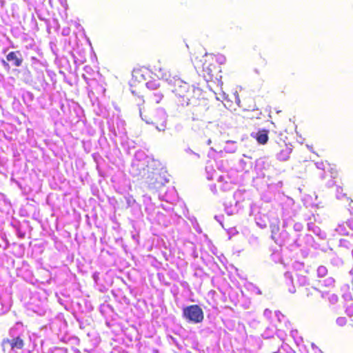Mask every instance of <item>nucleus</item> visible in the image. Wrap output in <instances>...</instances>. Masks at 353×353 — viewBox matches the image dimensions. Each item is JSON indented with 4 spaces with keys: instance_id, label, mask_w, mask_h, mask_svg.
<instances>
[{
    "instance_id": "nucleus-1",
    "label": "nucleus",
    "mask_w": 353,
    "mask_h": 353,
    "mask_svg": "<svg viewBox=\"0 0 353 353\" xmlns=\"http://www.w3.org/2000/svg\"><path fill=\"white\" fill-rule=\"evenodd\" d=\"M196 92H199V90L193 85L181 81H178L175 83L173 90V92L176 97L178 98L179 101L182 105H187L194 102L196 99L195 96Z\"/></svg>"
},
{
    "instance_id": "nucleus-2",
    "label": "nucleus",
    "mask_w": 353,
    "mask_h": 353,
    "mask_svg": "<svg viewBox=\"0 0 353 353\" xmlns=\"http://www.w3.org/2000/svg\"><path fill=\"white\" fill-rule=\"evenodd\" d=\"M183 316L189 323H199L204 319L203 310L198 305H191L183 309Z\"/></svg>"
},
{
    "instance_id": "nucleus-3",
    "label": "nucleus",
    "mask_w": 353,
    "mask_h": 353,
    "mask_svg": "<svg viewBox=\"0 0 353 353\" xmlns=\"http://www.w3.org/2000/svg\"><path fill=\"white\" fill-rule=\"evenodd\" d=\"M6 344L10 345V350H21L25 345L23 339L18 336L12 339H4L2 340L1 345L3 347Z\"/></svg>"
},
{
    "instance_id": "nucleus-4",
    "label": "nucleus",
    "mask_w": 353,
    "mask_h": 353,
    "mask_svg": "<svg viewBox=\"0 0 353 353\" xmlns=\"http://www.w3.org/2000/svg\"><path fill=\"white\" fill-rule=\"evenodd\" d=\"M291 152L292 148L286 143L280 144L276 152L277 159L282 161H287L289 159Z\"/></svg>"
},
{
    "instance_id": "nucleus-5",
    "label": "nucleus",
    "mask_w": 353,
    "mask_h": 353,
    "mask_svg": "<svg viewBox=\"0 0 353 353\" xmlns=\"http://www.w3.org/2000/svg\"><path fill=\"white\" fill-rule=\"evenodd\" d=\"M253 137L259 144L264 145L267 143L269 139L268 130L265 129L259 130Z\"/></svg>"
},
{
    "instance_id": "nucleus-6",
    "label": "nucleus",
    "mask_w": 353,
    "mask_h": 353,
    "mask_svg": "<svg viewBox=\"0 0 353 353\" xmlns=\"http://www.w3.org/2000/svg\"><path fill=\"white\" fill-rule=\"evenodd\" d=\"M132 81L134 82L144 83L146 80L143 69H134L132 72Z\"/></svg>"
},
{
    "instance_id": "nucleus-7",
    "label": "nucleus",
    "mask_w": 353,
    "mask_h": 353,
    "mask_svg": "<svg viewBox=\"0 0 353 353\" xmlns=\"http://www.w3.org/2000/svg\"><path fill=\"white\" fill-rule=\"evenodd\" d=\"M19 54V51L17 52H10L6 56V59L8 61H13V65L17 67H19L21 65L23 62V59L20 57H19L17 54Z\"/></svg>"
},
{
    "instance_id": "nucleus-8",
    "label": "nucleus",
    "mask_w": 353,
    "mask_h": 353,
    "mask_svg": "<svg viewBox=\"0 0 353 353\" xmlns=\"http://www.w3.org/2000/svg\"><path fill=\"white\" fill-rule=\"evenodd\" d=\"M256 63L258 65V68L256 70L257 72H259L260 70H261L268 65V61L265 58L260 57L256 59Z\"/></svg>"
},
{
    "instance_id": "nucleus-9",
    "label": "nucleus",
    "mask_w": 353,
    "mask_h": 353,
    "mask_svg": "<svg viewBox=\"0 0 353 353\" xmlns=\"http://www.w3.org/2000/svg\"><path fill=\"white\" fill-rule=\"evenodd\" d=\"M140 116L142 119L148 124H156L157 122L156 119L148 117L147 115H144L141 110H140Z\"/></svg>"
},
{
    "instance_id": "nucleus-10",
    "label": "nucleus",
    "mask_w": 353,
    "mask_h": 353,
    "mask_svg": "<svg viewBox=\"0 0 353 353\" xmlns=\"http://www.w3.org/2000/svg\"><path fill=\"white\" fill-rule=\"evenodd\" d=\"M237 104H238L239 107L242 108V110L244 111H249V110H254V105H248L247 106V105H244L243 103H241V101L239 99H237Z\"/></svg>"
},
{
    "instance_id": "nucleus-11",
    "label": "nucleus",
    "mask_w": 353,
    "mask_h": 353,
    "mask_svg": "<svg viewBox=\"0 0 353 353\" xmlns=\"http://www.w3.org/2000/svg\"><path fill=\"white\" fill-rule=\"evenodd\" d=\"M347 323V319L345 317H339L336 319V324L341 327L344 326Z\"/></svg>"
},
{
    "instance_id": "nucleus-12",
    "label": "nucleus",
    "mask_w": 353,
    "mask_h": 353,
    "mask_svg": "<svg viewBox=\"0 0 353 353\" xmlns=\"http://www.w3.org/2000/svg\"><path fill=\"white\" fill-rule=\"evenodd\" d=\"M146 85H147V87H148V88H157V87H159V84H158V85H156V84H154V82H152V81H150V82L146 83Z\"/></svg>"
},
{
    "instance_id": "nucleus-13",
    "label": "nucleus",
    "mask_w": 353,
    "mask_h": 353,
    "mask_svg": "<svg viewBox=\"0 0 353 353\" xmlns=\"http://www.w3.org/2000/svg\"><path fill=\"white\" fill-rule=\"evenodd\" d=\"M350 208L353 209V201H352V200L350 202Z\"/></svg>"
},
{
    "instance_id": "nucleus-14",
    "label": "nucleus",
    "mask_w": 353,
    "mask_h": 353,
    "mask_svg": "<svg viewBox=\"0 0 353 353\" xmlns=\"http://www.w3.org/2000/svg\"><path fill=\"white\" fill-rule=\"evenodd\" d=\"M2 63H3L4 66H8V63L6 61H3Z\"/></svg>"
},
{
    "instance_id": "nucleus-15",
    "label": "nucleus",
    "mask_w": 353,
    "mask_h": 353,
    "mask_svg": "<svg viewBox=\"0 0 353 353\" xmlns=\"http://www.w3.org/2000/svg\"><path fill=\"white\" fill-rule=\"evenodd\" d=\"M208 75H209L210 77L212 76V74H211V72H210V71L208 72Z\"/></svg>"
},
{
    "instance_id": "nucleus-16",
    "label": "nucleus",
    "mask_w": 353,
    "mask_h": 353,
    "mask_svg": "<svg viewBox=\"0 0 353 353\" xmlns=\"http://www.w3.org/2000/svg\"><path fill=\"white\" fill-rule=\"evenodd\" d=\"M331 284H332V285L334 284V281L333 280L331 281Z\"/></svg>"
}]
</instances>
